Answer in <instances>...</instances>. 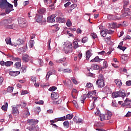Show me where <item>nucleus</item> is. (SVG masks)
<instances>
[{
  "mask_svg": "<svg viewBox=\"0 0 131 131\" xmlns=\"http://www.w3.org/2000/svg\"><path fill=\"white\" fill-rule=\"evenodd\" d=\"M56 21L59 23H64L66 22V19L64 18V16H60L56 18Z\"/></svg>",
  "mask_w": 131,
  "mask_h": 131,
  "instance_id": "2eb2a0df",
  "label": "nucleus"
},
{
  "mask_svg": "<svg viewBox=\"0 0 131 131\" xmlns=\"http://www.w3.org/2000/svg\"><path fill=\"white\" fill-rule=\"evenodd\" d=\"M62 73H71V70L70 69H65L64 70H61Z\"/></svg>",
  "mask_w": 131,
  "mask_h": 131,
  "instance_id": "473e14b6",
  "label": "nucleus"
},
{
  "mask_svg": "<svg viewBox=\"0 0 131 131\" xmlns=\"http://www.w3.org/2000/svg\"><path fill=\"white\" fill-rule=\"evenodd\" d=\"M59 25L58 24H56L52 26V27L54 28V29H55V31H58V30H59V29H60V28H59Z\"/></svg>",
  "mask_w": 131,
  "mask_h": 131,
  "instance_id": "a18cd8bd",
  "label": "nucleus"
},
{
  "mask_svg": "<svg viewBox=\"0 0 131 131\" xmlns=\"http://www.w3.org/2000/svg\"><path fill=\"white\" fill-rule=\"evenodd\" d=\"M64 120V118L60 117V118H55L54 120V122H58V121H63Z\"/></svg>",
  "mask_w": 131,
  "mask_h": 131,
  "instance_id": "a19ab883",
  "label": "nucleus"
},
{
  "mask_svg": "<svg viewBox=\"0 0 131 131\" xmlns=\"http://www.w3.org/2000/svg\"><path fill=\"white\" fill-rule=\"evenodd\" d=\"M24 43V40L21 38H18L14 43V46L17 47V46H21V45H23Z\"/></svg>",
  "mask_w": 131,
  "mask_h": 131,
  "instance_id": "9d476101",
  "label": "nucleus"
},
{
  "mask_svg": "<svg viewBox=\"0 0 131 131\" xmlns=\"http://www.w3.org/2000/svg\"><path fill=\"white\" fill-rule=\"evenodd\" d=\"M9 74L11 76H17L20 74V71L10 72Z\"/></svg>",
  "mask_w": 131,
  "mask_h": 131,
  "instance_id": "5701e85b",
  "label": "nucleus"
},
{
  "mask_svg": "<svg viewBox=\"0 0 131 131\" xmlns=\"http://www.w3.org/2000/svg\"><path fill=\"white\" fill-rule=\"evenodd\" d=\"M92 69H94V70H99L100 69V67L98 66L97 64H93L91 66Z\"/></svg>",
  "mask_w": 131,
  "mask_h": 131,
  "instance_id": "bb28decb",
  "label": "nucleus"
},
{
  "mask_svg": "<svg viewBox=\"0 0 131 131\" xmlns=\"http://www.w3.org/2000/svg\"><path fill=\"white\" fill-rule=\"evenodd\" d=\"M61 117L62 118H63V121H64V120H70L72 119V118H73V115L69 114L66 115V117L63 116V117Z\"/></svg>",
  "mask_w": 131,
  "mask_h": 131,
  "instance_id": "dca6fc26",
  "label": "nucleus"
},
{
  "mask_svg": "<svg viewBox=\"0 0 131 131\" xmlns=\"http://www.w3.org/2000/svg\"><path fill=\"white\" fill-rule=\"evenodd\" d=\"M24 114L26 115L27 117L30 115V113H29L28 110H27L25 113H24Z\"/></svg>",
  "mask_w": 131,
  "mask_h": 131,
  "instance_id": "052dcab7",
  "label": "nucleus"
},
{
  "mask_svg": "<svg viewBox=\"0 0 131 131\" xmlns=\"http://www.w3.org/2000/svg\"><path fill=\"white\" fill-rule=\"evenodd\" d=\"M62 103V99H60L58 101H54L53 103L54 105H59V104H61Z\"/></svg>",
  "mask_w": 131,
  "mask_h": 131,
  "instance_id": "de8ad7c7",
  "label": "nucleus"
},
{
  "mask_svg": "<svg viewBox=\"0 0 131 131\" xmlns=\"http://www.w3.org/2000/svg\"><path fill=\"white\" fill-rule=\"evenodd\" d=\"M112 96L113 98H118L120 97L119 91L116 92L112 93Z\"/></svg>",
  "mask_w": 131,
  "mask_h": 131,
  "instance_id": "a878e982",
  "label": "nucleus"
},
{
  "mask_svg": "<svg viewBox=\"0 0 131 131\" xmlns=\"http://www.w3.org/2000/svg\"><path fill=\"white\" fill-rule=\"evenodd\" d=\"M30 59V57H29V55H28V54H25L23 55L22 60L25 63H27V62H29Z\"/></svg>",
  "mask_w": 131,
  "mask_h": 131,
  "instance_id": "f8f14e48",
  "label": "nucleus"
},
{
  "mask_svg": "<svg viewBox=\"0 0 131 131\" xmlns=\"http://www.w3.org/2000/svg\"><path fill=\"white\" fill-rule=\"evenodd\" d=\"M29 126L27 127V128L30 131H38V126L36 125L38 123V120L31 119L28 121Z\"/></svg>",
  "mask_w": 131,
  "mask_h": 131,
  "instance_id": "f03ea898",
  "label": "nucleus"
},
{
  "mask_svg": "<svg viewBox=\"0 0 131 131\" xmlns=\"http://www.w3.org/2000/svg\"><path fill=\"white\" fill-rule=\"evenodd\" d=\"M48 50H52V48L51 47V39H50L48 41Z\"/></svg>",
  "mask_w": 131,
  "mask_h": 131,
  "instance_id": "5fc2aeb1",
  "label": "nucleus"
},
{
  "mask_svg": "<svg viewBox=\"0 0 131 131\" xmlns=\"http://www.w3.org/2000/svg\"><path fill=\"white\" fill-rule=\"evenodd\" d=\"M51 98L53 100H57L59 98V94L56 92H52L51 93Z\"/></svg>",
  "mask_w": 131,
  "mask_h": 131,
  "instance_id": "f3484780",
  "label": "nucleus"
},
{
  "mask_svg": "<svg viewBox=\"0 0 131 131\" xmlns=\"http://www.w3.org/2000/svg\"><path fill=\"white\" fill-rule=\"evenodd\" d=\"M104 40L106 42H109V41L111 40V36H109L108 37L105 38Z\"/></svg>",
  "mask_w": 131,
  "mask_h": 131,
  "instance_id": "4d7b16f0",
  "label": "nucleus"
},
{
  "mask_svg": "<svg viewBox=\"0 0 131 131\" xmlns=\"http://www.w3.org/2000/svg\"><path fill=\"white\" fill-rule=\"evenodd\" d=\"M129 4V1H125L124 2V8H125V7H127Z\"/></svg>",
  "mask_w": 131,
  "mask_h": 131,
  "instance_id": "13d9d810",
  "label": "nucleus"
},
{
  "mask_svg": "<svg viewBox=\"0 0 131 131\" xmlns=\"http://www.w3.org/2000/svg\"><path fill=\"white\" fill-rule=\"evenodd\" d=\"M9 2L7 0H0V8L2 9V10H5Z\"/></svg>",
  "mask_w": 131,
  "mask_h": 131,
  "instance_id": "1a4fd4ad",
  "label": "nucleus"
},
{
  "mask_svg": "<svg viewBox=\"0 0 131 131\" xmlns=\"http://www.w3.org/2000/svg\"><path fill=\"white\" fill-rule=\"evenodd\" d=\"M119 93L120 97H121L122 98H124V97H126V94L124 92V91H119Z\"/></svg>",
  "mask_w": 131,
  "mask_h": 131,
  "instance_id": "c85d7f7f",
  "label": "nucleus"
},
{
  "mask_svg": "<svg viewBox=\"0 0 131 131\" xmlns=\"http://www.w3.org/2000/svg\"><path fill=\"white\" fill-rule=\"evenodd\" d=\"M18 24L20 27H21L22 28L27 27V21H26L25 18H19L18 20Z\"/></svg>",
  "mask_w": 131,
  "mask_h": 131,
  "instance_id": "423d86ee",
  "label": "nucleus"
},
{
  "mask_svg": "<svg viewBox=\"0 0 131 131\" xmlns=\"http://www.w3.org/2000/svg\"><path fill=\"white\" fill-rule=\"evenodd\" d=\"M122 60H124V61H127L128 60V56L126 54H123L122 55Z\"/></svg>",
  "mask_w": 131,
  "mask_h": 131,
  "instance_id": "72a5a7b5",
  "label": "nucleus"
},
{
  "mask_svg": "<svg viewBox=\"0 0 131 131\" xmlns=\"http://www.w3.org/2000/svg\"><path fill=\"white\" fill-rule=\"evenodd\" d=\"M126 85L127 86H129L131 85V80H128L126 82Z\"/></svg>",
  "mask_w": 131,
  "mask_h": 131,
  "instance_id": "774afa93",
  "label": "nucleus"
},
{
  "mask_svg": "<svg viewBox=\"0 0 131 131\" xmlns=\"http://www.w3.org/2000/svg\"><path fill=\"white\" fill-rule=\"evenodd\" d=\"M55 15H52L51 16H50L49 17H47V22L48 23H54L55 22Z\"/></svg>",
  "mask_w": 131,
  "mask_h": 131,
  "instance_id": "9b49d317",
  "label": "nucleus"
},
{
  "mask_svg": "<svg viewBox=\"0 0 131 131\" xmlns=\"http://www.w3.org/2000/svg\"><path fill=\"white\" fill-rule=\"evenodd\" d=\"M14 66L16 69H19L20 67H21V61L16 62L15 63Z\"/></svg>",
  "mask_w": 131,
  "mask_h": 131,
  "instance_id": "7c9ffc66",
  "label": "nucleus"
},
{
  "mask_svg": "<svg viewBox=\"0 0 131 131\" xmlns=\"http://www.w3.org/2000/svg\"><path fill=\"white\" fill-rule=\"evenodd\" d=\"M94 108H96V105H95V103L94 102L90 106V110H93Z\"/></svg>",
  "mask_w": 131,
  "mask_h": 131,
  "instance_id": "0e129e2a",
  "label": "nucleus"
},
{
  "mask_svg": "<svg viewBox=\"0 0 131 131\" xmlns=\"http://www.w3.org/2000/svg\"><path fill=\"white\" fill-rule=\"evenodd\" d=\"M91 35L94 39H95V38H97V34H96L95 33H91Z\"/></svg>",
  "mask_w": 131,
  "mask_h": 131,
  "instance_id": "e2e57ef3",
  "label": "nucleus"
},
{
  "mask_svg": "<svg viewBox=\"0 0 131 131\" xmlns=\"http://www.w3.org/2000/svg\"><path fill=\"white\" fill-rule=\"evenodd\" d=\"M96 83L98 85V88H104L105 86V81L103 79H98L97 80Z\"/></svg>",
  "mask_w": 131,
  "mask_h": 131,
  "instance_id": "6e6552de",
  "label": "nucleus"
},
{
  "mask_svg": "<svg viewBox=\"0 0 131 131\" xmlns=\"http://www.w3.org/2000/svg\"><path fill=\"white\" fill-rule=\"evenodd\" d=\"M118 49H119L120 50H121L122 51H123V52H124V51L126 50V47L121 46L120 47L118 48Z\"/></svg>",
  "mask_w": 131,
  "mask_h": 131,
  "instance_id": "680f3d73",
  "label": "nucleus"
},
{
  "mask_svg": "<svg viewBox=\"0 0 131 131\" xmlns=\"http://www.w3.org/2000/svg\"><path fill=\"white\" fill-rule=\"evenodd\" d=\"M73 48L75 50H76L78 48H79V45H78V41L77 39H74L73 42Z\"/></svg>",
  "mask_w": 131,
  "mask_h": 131,
  "instance_id": "a211bd4d",
  "label": "nucleus"
},
{
  "mask_svg": "<svg viewBox=\"0 0 131 131\" xmlns=\"http://www.w3.org/2000/svg\"><path fill=\"white\" fill-rule=\"evenodd\" d=\"M13 90H14V88L9 86L7 88V93H12L13 92Z\"/></svg>",
  "mask_w": 131,
  "mask_h": 131,
  "instance_id": "09e8293b",
  "label": "nucleus"
},
{
  "mask_svg": "<svg viewBox=\"0 0 131 131\" xmlns=\"http://www.w3.org/2000/svg\"><path fill=\"white\" fill-rule=\"evenodd\" d=\"M115 82L117 86H119V88H120L121 85H122V82H121V80L120 79H116L115 80Z\"/></svg>",
  "mask_w": 131,
  "mask_h": 131,
  "instance_id": "4be33fe9",
  "label": "nucleus"
},
{
  "mask_svg": "<svg viewBox=\"0 0 131 131\" xmlns=\"http://www.w3.org/2000/svg\"><path fill=\"white\" fill-rule=\"evenodd\" d=\"M102 60H104V59H101L99 58V56H96L94 59H92L90 62H92V63H100Z\"/></svg>",
  "mask_w": 131,
  "mask_h": 131,
  "instance_id": "4468645a",
  "label": "nucleus"
},
{
  "mask_svg": "<svg viewBox=\"0 0 131 131\" xmlns=\"http://www.w3.org/2000/svg\"><path fill=\"white\" fill-rule=\"evenodd\" d=\"M100 34L101 36H103V37H106V36L107 35V31L106 29H103L100 31Z\"/></svg>",
  "mask_w": 131,
  "mask_h": 131,
  "instance_id": "393cba45",
  "label": "nucleus"
},
{
  "mask_svg": "<svg viewBox=\"0 0 131 131\" xmlns=\"http://www.w3.org/2000/svg\"><path fill=\"white\" fill-rule=\"evenodd\" d=\"M73 120L74 122H76V123H81V122H82V119L78 118L77 116H75Z\"/></svg>",
  "mask_w": 131,
  "mask_h": 131,
  "instance_id": "6ab92c4d",
  "label": "nucleus"
},
{
  "mask_svg": "<svg viewBox=\"0 0 131 131\" xmlns=\"http://www.w3.org/2000/svg\"><path fill=\"white\" fill-rule=\"evenodd\" d=\"M66 60V58L60 59L56 60V63H61V62H64Z\"/></svg>",
  "mask_w": 131,
  "mask_h": 131,
  "instance_id": "bf43d9fd",
  "label": "nucleus"
},
{
  "mask_svg": "<svg viewBox=\"0 0 131 131\" xmlns=\"http://www.w3.org/2000/svg\"><path fill=\"white\" fill-rule=\"evenodd\" d=\"M93 95V94L92 92H89L86 95V97L90 99V98H92Z\"/></svg>",
  "mask_w": 131,
  "mask_h": 131,
  "instance_id": "864d4df0",
  "label": "nucleus"
},
{
  "mask_svg": "<svg viewBox=\"0 0 131 131\" xmlns=\"http://www.w3.org/2000/svg\"><path fill=\"white\" fill-rule=\"evenodd\" d=\"M74 94H78V92H77L76 89H74L72 90L71 95L74 99H75V98H76V95Z\"/></svg>",
  "mask_w": 131,
  "mask_h": 131,
  "instance_id": "412c9836",
  "label": "nucleus"
},
{
  "mask_svg": "<svg viewBox=\"0 0 131 131\" xmlns=\"http://www.w3.org/2000/svg\"><path fill=\"white\" fill-rule=\"evenodd\" d=\"M63 124L64 126V127H66V128H68L69 127V122L68 121H66L63 123Z\"/></svg>",
  "mask_w": 131,
  "mask_h": 131,
  "instance_id": "e433bc0d",
  "label": "nucleus"
},
{
  "mask_svg": "<svg viewBox=\"0 0 131 131\" xmlns=\"http://www.w3.org/2000/svg\"><path fill=\"white\" fill-rule=\"evenodd\" d=\"M5 41L7 45H10V46H12V43L11 42V38L10 37L6 38L5 39Z\"/></svg>",
  "mask_w": 131,
  "mask_h": 131,
  "instance_id": "f704fd0d",
  "label": "nucleus"
},
{
  "mask_svg": "<svg viewBox=\"0 0 131 131\" xmlns=\"http://www.w3.org/2000/svg\"><path fill=\"white\" fill-rule=\"evenodd\" d=\"M72 81L74 83V84H77L78 82L75 79V78H72L71 79Z\"/></svg>",
  "mask_w": 131,
  "mask_h": 131,
  "instance_id": "69168bd1",
  "label": "nucleus"
},
{
  "mask_svg": "<svg viewBox=\"0 0 131 131\" xmlns=\"http://www.w3.org/2000/svg\"><path fill=\"white\" fill-rule=\"evenodd\" d=\"M85 56L86 60H90V58L92 57V53L91 52V51L88 50L87 52H86Z\"/></svg>",
  "mask_w": 131,
  "mask_h": 131,
  "instance_id": "b1692460",
  "label": "nucleus"
},
{
  "mask_svg": "<svg viewBox=\"0 0 131 131\" xmlns=\"http://www.w3.org/2000/svg\"><path fill=\"white\" fill-rule=\"evenodd\" d=\"M20 71L21 73H25V72H26V67H22L20 70Z\"/></svg>",
  "mask_w": 131,
  "mask_h": 131,
  "instance_id": "49530a36",
  "label": "nucleus"
},
{
  "mask_svg": "<svg viewBox=\"0 0 131 131\" xmlns=\"http://www.w3.org/2000/svg\"><path fill=\"white\" fill-rule=\"evenodd\" d=\"M31 81H32L33 83L36 82V77L32 76L31 77Z\"/></svg>",
  "mask_w": 131,
  "mask_h": 131,
  "instance_id": "8fccbe9b",
  "label": "nucleus"
},
{
  "mask_svg": "<svg viewBox=\"0 0 131 131\" xmlns=\"http://www.w3.org/2000/svg\"><path fill=\"white\" fill-rule=\"evenodd\" d=\"M12 22H13V19L11 18L10 17H8L7 19H5L1 21V23L3 24L5 28L6 29H17L18 25L15 24L9 25V24H11Z\"/></svg>",
  "mask_w": 131,
  "mask_h": 131,
  "instance_id": "f257e3e1",
  "label": "nucleus"
},
{
  "mask_svg": "<svg viewBox=\"0 0 131 131\" xmlns=\"http://www.w3.org/2000/svg\"><path fill=\"white\" fill-rule=\"evenodd\" d=\"M1 108H2V110H3V111H5V112L7 111V110H8V102H6L5 103V105H3Z\"/></svg>",
  "mask_w": 131,
  "mask_h": 131,
  "instance_id": "c756f323",
  "label": "nucleus"
},
{
  "mask_svg": "<svg viewBox=\"0 0 131 131\" xmlns=\"http://www.w3.org/2000/svg\"><path fill=\"white\" fill-rule=\"evenodd\" d=\"M108 68V64L107 63V61H105L103 62V66L101 67V69H105Z\"/></svg>",
  "mask_w": 131,
  "mask_h": 131,
  "instance_id": "79ce46f5",
  "label": "nucleus"
},
{
  "mask_svg": "<svg viewBox=\"0 0 131 131\" xmlns=\"http://www.w3.org/2000/svg\"><path fill=\"white\" fill-rule=\"evenodd\" d=\"M63 46L65 47H64L63 50L66 54H68V53H69V52L72 50V48H73V46L71 43L64 42Z\"/></svg>",
  "mask_w": 131,
  "mask_h": 131,
  "instance_id": "20e7f679",
  "label": "nucleus"
},
{
  "mask_svg": "<svg viewBox=\"0 0 131 131\" xmlns=\"http://www.w3.org/2000/svg\"><path fill=\"white\" fill-rule=\"evenodd\" d=\"M12 113L13 115H14L15 116H17V115H19V111L18 110V108L16 106L12 107Z\"/></svg>",
  "mask_w": 131,
  "mask_h": 131,
  "instance_id": "ddd939ff",
  "label": "nucleus"
},
{
  "mask_svg": "<svg viewBox=\"0 0 131 131\" xmlns=\"http://www.w3.org/2000/svg\"><path fill=\"white\" fill-rule=\"evenodd\" d=\"M125 105H127L128 106H131V100H129L128 99H126L125 100Z\"/></svg>",
  "mask_w": 131,
  "mask_h": 131,
  "instance_id": "ea45409f",
  "label": "nucleus"
},
{
  "mask_svg": "<svg viewBox=\"0 0 131 131\" xmlns=\"http://www.w3.org/2000/svg\"><path fill=\"white\" fill-rule=\"evenodd\" d=\"M46 11L47 10H46V8H41L37 10V12L38 14H40V15H43Z\"/></svg>",
  "mask_w": 131,
  "mask_h": 131,
  "instance_id": "aec40b11",
  "label": "nucleus"
},
{
  "mask_svg": "<svg viewBox=\"0 0 131 131\" xmlns=\"http://www.w3.org/2000/svg\"><path fill=\"white\" fill-rule=\"evenodd\" d=\"M53 74L52 73V72L51 71L50 72H48L47 74V75H46V80H49V78H50V76H51V75H53Z\"/></svg>",
  "mask_w": 131,
  "mask_h": 131,
  "instance_id": "58836bf2",
  "label": "nucleus"
},
{
  "mask_svg": "<svg viewBox=\"0 0 131 131\" xmlns=\"http://www.w3.org/2000/svg\"><path fill=\"white\" fill-rule=\"evenodd\" d=\"M106 30V34L108 33V34H112L113 33V31L111 30Z\"/></svg>",
  "mask_w": 131,
  "mask_h": 131,
  "instance_id": "338daca9",
  "label": "nucleus"
},
{
  "mask_svg": "<svg viewBox=\"0 0 131 131\" xmlns=\"http://www.w3.org/2000/svg\"><path fill=\"white\" fill-rule=\"evenodd\" d=\"M92 86H93V84L92 83L89 82L86 83V88H87V89H91Z\"/></svg>",
  "mask_w": 131,
  "mask_h": 131,
  "instance_id": "603ef678",
  "label": "nucleus"
},
{
  "mask_svg": "<svg viewBox=\"0 0 131 131\" xmlns=\"http://www.w3.org/2000/svg\"><path fill=\"white\" fill-rule=\"evenodd\" d=\"M56 90H57V88L55 86H51L49 89V92H54Z\"/></svg>",
  "mask_w": 131,
  "mask_h": 131,
  "instance_id": "c03bdc74",
  "label": "nucleus"
},
{
  "mask_svg": "<svg viewBox=\"0 0 131 131\" xmlns=\"http://www.w3.org/2000/svg\"><path fill=\"white\" fill-rule=\"evenodd\" d=\"M67 26L68 27H70L72 25V23H71V20L70 19H68L66 23Z\"/></svg>",
  "mask_w": 131,
  "mask_h": 131,
  "instance_id": "37998d69",
  "label": "nucleus"
},
{
  "mask_svg": "<svg viewBox=\"0 0 131 131\" xmlns=\"http://www.w3.org/2000/svg\"><path fill=\"white\" fill-rule=\"evenodd\" d=\"M13 61H18V62H21V59L18 57H12Z\"/></svg>",
  "mask_w": 131,
  "mask_h": 131,
  "instance_id": "6e6d98bb",
  "label": "nucleus"
},
{
  "mask_svg": "<svg viewBox=\"0 0 131 131\" xmlns=\"http://www.w3.org/2000/svg\"><path fill=\"white\" fill-rule=\"evenodd\" d=\"M35 19L36 22H37L38 23H39L40 24H41V25L46 24V21L45 20V19L42 18V15L36 14V16L35 17Z\"/></svg>",
  "mask_w": 131,
  "mask_h": 131,
  "instance_id": "39448f33",
  "label": "nucleus"
},
{
  "mask_svg": "<svg viewBox=\"0 0 131 131\" xmlns=\"http://www.w3.org/2000/svg\"><path fill=\"white\" fill-rule=\"evenodd\" d=\"M13 65V62L11 61H7L5 62V66L6 67H10V66H12Z\"/></svg>",
  "mask_w": 131,
  "mask_h": 131,
  "instance_id": "2f4dec72",
  "label": "nucleus"
},
{
  "mask_svg": "<svg viewBox=\"0 0 131 131\" xmlns=\"http://www.w3.org/2000/svg\"><path fill=\"white\" fill-rule=\"evenodd\" d=\"M88 40L89 38H88V37L85 36L82 38L81 40V42H82V43H85V42H88Z\"/></svg>",
  "mask_w": 131,
  "mask_h": 131,
  "instance_id": "4c0bfd02",
  "label": "nucleus"
},
{
  "mask_svg": "<svg viewBox=\"0 0 131 131\" xmlns=\"http://www.w3.org/2000/svg\"><path fill=\"white\" fill-rule=\"evenodd\" d=\"M112 116V113L111 112H107L106 114H101L100 116L101 121H104V120H109Z\"/></svg>",
  "mask_w": 131,
  "mask_h": 131,
  "instance_id": "7ed1b4c3",
  "label": "nucleus"
},
{
  "mask_svg": "<svg viewBox=\"0 0 131 131\" xmlns=\"http://www.w3.org/2000/svg\"><path fill=\"white\" fill-rule=\"evenodd\" d=\"M111 20H119V19H120V17L116 15H111Z\"/></svg>",
  "mask_w": 131,
  "mask_h": 131,
  "instance_id": "c9c22d12",
  "label": "nucleus"
},
{
  "mask_svg": "<svg viewBox=\"0 0 131 131\" xmlns=\"http://www.w3.org/2000/svg\"><path fill=\"white\" fill-rule=\"evenodd\" d=\"M13 5L8 3V4L7 5V6L5 8L6 14H9V13H11V12H12V11H14V9H13Z\"/></svg>",
  "mask_w": 131,
  "mask_h": 131,
  "instance_id": "0eeeda50",
  "label": "nucleus"
},
{
  "mask_svg": "<svg viewBox=\"0 0 131 131\" xmlns=\"http://www.w3.org/2000/svg\"><path fill=\"white\" fill-rule=\"evenodd\" d=\"M17 51H18V52L19 54H22V53H25L26 49H25V48L22 47V48H18V49H17Z\"/></svg>",
  "mask_w": 131,
  "mask_h": 131,
  "instance_id": "cd10ccee",
  "label": "nucleus"
},
{
  "mask_svg": "<svg viewBox=\"0 0 131 131\" xmlns=\"http://www.w3.org/2000/svg\"><path fill=\"white\" fill-rule=\"evenodd\" d=\"M34 45V40H31L30 41L29 47L31 48H33Z\"/></svg>",
  "mask_w": 131,
  "mask_h": 131,
  "instance_id": "3c124183",
  "label": "nucleus"
}]
</instances>
